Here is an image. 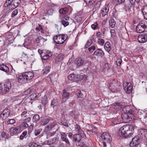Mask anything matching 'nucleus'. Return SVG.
Returning <instances> with one entry per match:
<instances>
[{
  "label": "nucleus",
  "mask_w": 147,
  "mask_h": 147,
  "mask_svg": "<svg viewBox=\"0 0 147 147\" xmlns=\"http://www.w3.org/2000/svg\"><path fill=\"white\" fill-rule=\"evenodd\" d=\"M134 128L131 125H126L119 129V135L123 138H125L127 136H131L132 132L134 131Z\"/></svg>",
  "instance_id": "nucleus-1"
},
{
  "label": "nucleus",
  "mask_w": 147,
  "mask_h": 147,
  "mask_svg": "<svg viewBox=\"0 0 147 147\" xmlns=\"http://www.w3.org/2000/svg\"><path fill=\"white\" fill-rule=\"evenodd\" d=\"M7 0L4 4L5 7L9 6L10 9H14L18 6L21 2L20 0Z\"/></svg>",
  "instance_id": "nucleus-2"
},
{
  "label": "nucleus",
  "mask_w": 147,
  "mask_h": 147,
  "mask_svg": "<svg viewBox=\"0 0 147 147\" xmlns=\"http://www.w3.org/2000/svg\"><path fill=\"white\" fill-rule=\"evenodd\" d=\"M68 37L67 34H59L54 36L53 40L57 44H61L63 43Z\"/></svg>",
  "instance_id": "nucleus-3"
},
{
  "label": "nucleus",
  "mask_w": 147,
  "mask_h": 147,
  "mask_svg": "<svg viewBox=\"0 0 147 147\" xmlns=\"http://www.w3.org/2000/svg\"><path fill=\"white\" fill-rule=\"evenodd\" d=\"M147 30V22L142 21L140 22L136 27V31L138 33H141Z\"/></svg>",
  "instance_id": "nucleus-4"
},
{
  "label": "nucleus",
  "mask_w": 147,
  "mask_h": 147,
  "mask_svg": "<svg viewBox=\"0 0 147 147\" xmlns=\"http://www.w3.org/2000/svg\"><path fill=\"white\" fill-rule=\"evenodd\" d=\"M121 118L123 122L125 123H129L134 119L133 114H129L127 113H123L121 115Z\"/></svg>",
  "instance_id": "nucleus-5"
},
{
  "label": "nucleus",
  "mask_w": 147,
  "mask_h": 147,
  "mask_svg": "<svg viewBox=\"0 0 147 147\" xmlns=\"http://www.w3.org/2000/svg\"><path fill=\"white\" fill-rule=\"evenodd\" d=\"M109 88L113 92H116L119 91L121 88V86L119 85L118 83L115 82H113L110 84Z\"/></svg>",
  "instance_id": "nucleus-6"
},
{
  "label": "nucleus",
  "mask_w": 147,
  "mask_h": 147,
  "mask_svg": "<svg viewBox=\"0 0 147 147\" xmlns=\"http://www.w3.org/2000/svg\"><path fill=\"white\" fill-rule=\"evenodd\" d=\"M100 137L103 141L110 143L111 141V137L110 135L107 132H104L102 133Z\"/></svg>",
  "instance_id": "nucleus-7"
},
{
  "label": "nucleus",
  "mask_w": 147,
  "mask_h": 147,
  "mask_svg": "<svg viewBox=\"0 0 147 147\" xmlns=\"http://www.w3.org/2000/svg\"><path fill=\"white\" fill-rule=\"evenodd\" d=\"M10 111L8 109H5L0 115V117L3 120H5L10 115Z\"/></svg>",
  "instance_id": "nucleus-8"
},
{
  "label": "nucleus",
  "mask_w": 147,
  "mask_h": 147,
  "mask_svg": "<svg viewBox=\"0 0 147 147\" xmlns=\"http://www.w3.org/2000/svg\"><path fill=\"white\" fill-rule=\"evenodd\" d=\"M23 73L24 76L25 78L27 81L32 80L34 76V73L32 71H28Z\"/></svg>",
  "instance_id": "nucleus-9"
},
{
  "label": "nucleus",
  "mask_w": 147,
  "mask_h": 147,
  "mask_svg": "<svg viewBox=\"0 0 147 147\" xmlns=\"http://www.w3.org/2000/svg\"><path fill=\"white\" fill-rule=\"evenodd\" d=\"M139 140L138 137H136L133 138L131 141L130 146L131 147H137L138 145Z\"/></svg>",
  "instance_id": "nucleus-10"
},
{
  "label": "nucleus",
  "mask_w": 147,
  "mask_h": 147,
  "mask_svg": "<svg viewBox=\"0 0 147 147\" xmlns=\"http://www.w3.org/2000/svg\"><path fill=\"white\" fill-rule=\"evenodd\" d=\"M21 129V127L20 126H17L14 128H10L9 130L11 134L16 135L18 134Z\"/></svg>",
  "instance_id": "nucleus-11"
},
{
  "label": "nucleus",
  "mask_w": 147,
  "mask_h": 147,
  "mask_svg": "<svg viewBox=\"0 0 147 147\" xmlns=\"http://www.w3.org/2000/svg\"><path fill=\"white\" fill-rule=\"evenodd\" d=\"M11 87V82L9 81H6L4 83L3 87L4 92H5L9 91Z\"/></svg>",
  "instance_id": "nucleus-12"
},
{
  "label": "nucleus",
  "mask_w": 147,
  "mask_h": 147,
  "mask_svg": "<svg viewBox=\"0 0 147 147\" xmlns=\"http://www.w3.org/2000/svg\"><path fill=\"white\" fill-rule=\"evenodd\" d=\"M87 62L86 60H84V59L81 57L76 59L75 60L76 64L78 66H81L84 64H85Z\"/></svg>",
  "instance_id": "nucleus-13"
},
{
  "label": "nucleus",
  "mask_w": 147,
  "mask_h": 147,
  "mask_svg": "<svg viewBox=\"0 0 147 147\" xmlns=\"http://www.w3.org/2000/svg\"><path fill=\"white\" fill-rule=\"evenodd\" d=\"M61 138L62 140L63 141L65 142L66 144L69 145H70V143L69 140L67 138V135L64 132H62L61 133Z\"/></svg>",
  "instance_id": "nucleus-14"
},
{
  "label": "nucleus",
  "mask_w": 147,
  "mask_h": 147,
  "mask_svg": "<svg viewBox=\"0 0 147 147\" xmlns=\"http://www.w3.org/2000/svg\"><path fill=\"white\" fill-rule=\"evenodd\" d=\"M57 124L55 122H52L49 124L45 128L47 131H49L57 126Z\"/></svg>",
  "instance_id": "nucleus-15"
},
{
  "label": "nucleus",
  "mask_w": 147,
  "mask_h": 147,
  "mask_svg": "<svg viewBox=\"0 0 147 147\" xmlns=\"http://www.w3.org/2000/svg\"><path fill=\"white\" fill-rule=\"evenodd\" d=\"M69 93L67 92L65 90H64L63 91V93L62 95V102H65L66 99L69 98Z\"/></svg>",
  "instance_id": "nucleus-16"
},
{
  "label": "nucleus",
  "mask_w": 147,
  "mask_h": 147,
  "mask_svg": "<svg viewBox=\"0 0 147 147\" xmlns=\"http://www.w3.org/2000/svg\"><path fill=\"white\" fill-rule=\"evenodd\" d=\"M139 135L141 137H147V130L146 129L141 128L139 130Z\"/></svg>",
  "instance_id": "nucleus-17"
},
{
  "label": "nucleus",
  "mask_w": 147,
  "mask_h": 147,
  "mask_svg": "<svg viewBox=\"0 0 147 147\" xmlns=\"http://www.w3.org/2000/svg\"><path fill=\"white\" fill-rule=\"evenodd\" d=\"M109 8L107 5H106L101 10V13L102 16H104L107 15L109 12Z\"/></svg>",
  "instance_id": "nucleus-18"
},
{
  "label": "nucleus",
  "mask_w": 147,
  "mask_h": 147,
  "mask_svg": "<svg viewBox=\"0 0 147 147\" xmlns=\"http://www.w3.org/2000/svg\"><path fill=\"white\" fill-rule=\"evenodd\" d=\"M123 107L122 103L116 102L114 105V109L115 111H118L121 109Z\"/></svg>",
  "instance_id": "nucleus-19"
},
{
  "label": "nucleus",
  "mask_w": 147,
  "mask_h": 147,
  "mask_svg": "<svg viewBox=\"0 0 147 147\" xmlns=\"http://www.w3.org/2000/svg\"><path fill=\"white\" fill-rule=\"evenodd\" d=\"M133 86L131 85V83L129 84V83L127 85V86L124 87V90L126 93L129 94L132 92L133 90Z\"/></svg>",
  "instance_id": "nucleus-20"
},
{
  "label": "nucleus",
  "mask_w": 147,
  "mask_h": 147,
  "mask_svg": "<svg viewBox=\"0 0 147 147\" xmlns=\"http://www.w3.org/2000/svg\"><path fill=\"white\" fill-rule=\"evenodd\" d=\"M104 54L103 51L100 49H97L93 53L94 55L97 56L102 57L104 55Z\"/></svg>",
  "instance_id": "nucleus-21"
},
{
  "label": "nucleus",
  "mask_w": 147,
  "mask_h": 147,
  "mask_svg": "<svg viewBox=\"0 0 147 147\" xmlns=\"http://www.w3.org/2000/svg\"><path fill=\"white\" fill-rule=\"evenodd\" d=\"M123 113H127L129 114H133L132 111L131 110L130 107L127 105L125 106L124 107L123 109Z\"/></svg>",
  "instance_id": "nucleus-22"
},
{
  "label": "nucleus",
  "mask_w": 147,
  "mask_h": 147,
  "mask_svg": "<svg viewBox=\"0 0 147 147\" xmlns=\"http://www.w3.org/2000/svg\"><path fill=\"white\" fill-rule=\"evenodd\" d=\"M18 81L21 84H23L27 82L26 78L24 76V73H22L21 75L19 76L18 77Z\"/></svg>",
  "instance_id": "nucleus-23"
},
{
  "label": "nucleus",
  "mask_w": 147,
  "mask_h": 147,
  "mask_svg": "<svg viewBox=\"0 0 147 147\" xmlns=\"http://www.w3.org/2000/svg\"><path fill=\"white\" fill-rule=\"evenodd\" d=\"M21 58V59L20 60L21 61H23L24 64H26V63L28 62V57L27 53L25 52H23Z\"/></svg>",
  "instance_id": "nucleus-24"
},
{
  "label": "nucleus",
  "mask_w": 147,
  "mask_h": 147,
  "mask_svg": "<svg viewBox=\"0 0 147 147\" xmlns=\"http://www.w3.org/2000/svg\"><path fill=\"white\" fill-rule=\"evenodd\" d=\"M52 53L51 52L44 53L42 55H41V57L42 59L46 60L49 59L52 56Z\"/></svg>",
  "instance_id": "nucleus-25"
},
{
  "label": "nucleus",
  "mask_w": 147,
  "mask_h": 147,
  "mask_svg": "<svg viewBox=\"0 0 147 147\" xmlns=\"http://www.w3.org/2000/svg\"><path fill=\"white\" fill-rule=\"evenodd\" d=\"M50 121V119L48 118H43L40 121V125L44 126L49 123Z\"/></svg>",
  "instance_id": "nucleus-26"
},
{
  "label": "nucleus",
  "mask_w": 147,
  "mask_h": 147,
  "mask_svg": "<svg viewBox=\"0 0 147 147\" xmlns=\"http://www.w3.org/2000/svg\"><path fill=\"white\" fill-rule=\"evenodd\" d=\"M104 48L107 51L109 52L111 49L110 43L109 42H106L105 44Z\"/></svg>",
  "instance_id": "nucleus-27"
},
{
  "label": "nucleus",
  "mask_w": 147,
  "mask_h": 147,
  "mask_svg": "<svg viewBox=\"0 0 147 147\" xmlns=\"http://www.w3.org/2000/svg\"><path fill=\"white\" fill-rule=\"evenodd\" d=\"M68 11V8L67 7H65L60 9L59 10V12L60 14L64 15L67 13Z\"/></svg>",
  "instance_id": "nucleus-28"
},
{
  "label": "nucleus",
  "mask_w": 147,
  "mask_h": 147,
  "mask_svg": "<svg viewBox=\"0 0 147 147\" xmlns=\"http://www.w3.org/2000/svg\"><path fill=\"white\" fill-rule=\"evenodd\" d=\"M142 11L144 16V18L147 20V5L143 7L142 9Z\"/></svg>",
  "instance_id": "nucleus-29"
},
{
  "label": "nucleus",
  "mask_w": 147,
  "mask_h": 147,
  "mask_svg": "<svg viewBox=\"0 0 147 147\" xmlns=\"http://www.w3.org/2000/svg\"><path fill=\"white\" fill-rule=\"evenodd\" d=\"M0 69L7 73L9 71L8 67L3 64L0 65Z\"/></svg>",
  "instance_id": "nucleus-30"
},
{
  "label": "nucleus",
  "mask_w": 147,
  "mask_h": 147,
  "mask_svg": "<svg viewBox=\"0 0 147 147\" xmlns=\"http://www.w3.org/2000/svg\"><path fill=\"white\" fill-rule=\"evenodd\" d=\"M81 136L80 134H76L74 136V140L76 142L81 140Z\"/></svg>",
  "instance_id": "nucleus-31"
},
{
  "label": "nucleus",
  "mask_w": 147,
  "mask_h": 147,
  "mask_svg": "<svg viewBox=\"0 0 147 147\" xmlns=\"http://www.w3.org/2000/svg\"><path fill=\"white\" fill-rule=\"evenodd\" d=\"M129 1L131 5L134 6L136 4L140 5V0H129Z\"/></svg>",
  "instance_id": "nucleus-32"
},
{
  "label": "nucleus",
  "mask_w": 147,
  "mask_h": 147,
  "mask_svg": "<svg viewBox=\"0 0 147 147\" xmlns=\"http://www.w3.org/2000/svg\"><path fill=\"white\" fill-rule=\"evenodd\" d=\"M75 129L78 134H82L83 131L80 128V126L78 124H76L75 126Z\"/></svg>",
  "instance_id": "nucleus-33"
},
{
  "label": "nucleus",
  "mask_w": 147,
  "mask_h": 147,
  "mask_svg": "<svg viewBox=\"0 0 147 147\" xmlns=\"http://www.w3.org/2000/svg\"><path fill=\"white\" fill-rule=\"evenodd\" d=\"M38 98V96L36 93L32 94L29 97V98L31 100H37Z\"/></svg>",
  "instance_id": "nucleus-34"
},
{
  "label": "nucleus",
  "mask_w": 147,
  "mask_h": 147,
  "mask_svg": "<svg viewBox=\"0 0 147 147\" xmlns=\"http://www.w3.org/2000/svg\"><path fill=\"white\" fill-rule=\"evenodd\" d=\"M68 78L69 80L76 81V76L74 74H69L68 76Z\"/></svg>",
  "instance_id": "nucleus-35"
},
{
  "label": "nucleus",
  "mask_w": 147,
  "mask_h": 147,
  "mask_svg": "<svg viewBox=\"0 0 147 147\" xmlns=\"http://www.w3.org/2000/svg\"><path fill=\"white\" fill-rule=\"evenodd\" d=\"M96 0H84L86 4L88 6H91Z\"/></svg>",
  "instance_id": "nucleus-36"
},
{
  "label": "nucleus",
  "mask_w": 147,
  "mask_h": 147,
  "mask_svg": "<svg viewBox=\"0 0 147 147\" xmlns=\"http://www.w3.org/2000/svg\"><path fill=\"white\" fill-rule=\"evenodd\" d=\"M39 115L38 114L35 115L33 117V121L34 122H36L39 120Z\"/></svg>",
  "instance_id": "nucleus-37"
},
{
  "label": "nucleus",
  "mask_w": 147,
  "mask_h": 147,
  "mask_svg": "<svg viewBox=\"0 0 147 147\" xmlns=\"http://www.w3.org/2000/svg\"><path fill=\"white\" fill-rule=\"evenodd\" d=\"M109 24L110 26L112 28H114L115 26L116 23L114 19H111L109 21Z\"/></svg>",
  "instance_id": "nucleus-38"
},
{
  "label": "nucleus",
  "mask_w": 147,
  "mask_h": 147,
  "mask_svg": "<svg viewBox=\"0 0 147 147\" xmlns=\"http://www.w3.org/2000/svg\"><path fill=\"white\" fill-rule=\"evenodd\" d=\"M137 39L139 42L141 43L145 42L144 38H143V34H140L138 36Z\"/></svg>",
  "instance_id": "nucleus-39"
},
{
  "label": "nucleus",
  "mask_w": 147,
  "mask_h": 147,
  "mask_svg": "<svg viewBox=\"0 0 147 147\" xmlns=\"http://www.w3.org/2000/svg\"><path fill=\"white\" fill-rule=\"evenodd\" d=\"M78 145L81 147L83 146L85 144V141L83 140H81L77 142Z\"/></svg>",
  "instance_id": "nucleus-40"
},
{
  "label": "nucleus",
  "mask_w": 147,
  "mask_h": 147,
  "mask_svg": "<svg viewBox=\"0 0 147 147\" xmlns=\"http://www.w3.org/2000/svg\"><path fill=\"white\" fill-rule=\"evenodd\" d=\"M77 96L78 98L81 99L83 98L84 96L83 94L80 90H78V91Z\"/></svg>",
  "instance_id": "nucleus-41"
},
{
  "label": "nucleus",
  "mask_w": 147,
  "mask_h": 147,
  "mask_svg": "<svg viewBox=\"0 0 147 147\" xmlns=\"http://www.w3.org/2000/svg\"><path fill=\"white\" fill-rule=\"evenodd\" d=\"M1 136L2 140H6V139H8V138L7 136V135L5 133L2 132L1 134Z\"/></svg>",
  "instance_id": "nucleus-42"
},
{
  "label": "nucleus",
  "mask_w": 147,
  "mask_h": 147,
  "mask_svg": "<svg viewBox=\"0 0 147 147\" xmlns=\"http://www.w3.org/2000/svg\"><path fill=\"white\" fill-rule=\"evenodd\" d=\"M18 10L17 9H15L12 12L11 14L12 18H14L18 14Z\"/></svg>",
  "instance_id": "nucleus-43"
},
{
  "label": "nucleus",
  "mask_w": 147,
  "mask_h": 147,
  "mask_svg": "<svg viewBox=\"0 0 147 147\" xmlns=\"http://www.w3.org/2000/svg\"><path fill=\"white\" fill-rule=\"evenodd\" d=\"M27 132L26 131H24L23 132L22 134L20 136V139L21 140H23L24 137L26 135Z\"/></svg>",
  "instance_id": "nucleus-44"
},
{
  "label": "nucleus",
  "mask_w": 147,
  "mask_h": 147,
  "mask_svg": "<svg viewBox=\"0 0 147 147\" xmlns=\"http://www.w3.org/2000/svg\"><path fill=\"white\" fill-rule=\"evenodd\" d=\"M61 24H62L64 27H65L69 24V23L67 21H66L64 20H62L61 22Z\"/></svg>",
  "instance_id": "nucleus-45"
},
{
  "label": "nucleus",
  "mask_w": 147,
  "mask_h": 147,
  "mask_svg": "<svg viewBox=\"0 0 147 147\" xmlns=\"http://www.w3.org/2000/svg\"><path fill=\"white\" fill-rule=\"evenodd\" d=\"M83 78V76L82 75L78 74L76 75V81H79L82 80Z\"/></svg>",
  "instance_id": "nucleus-46"
},
{
  "label": "nucleus",
  "mask_w": 147,
  "mask_h": 147,
  "mask_svg": "<svg viewBox=\"0 0 147 147\" xmlns=\"http://www.w3.org/2000/svg\"><path fill=\"white\" fill-rule=\"evenodd\" d=\"M69 114L71 116L74 118L77 115L76 112L75 111H74L70 112L69 113Z\"/></svg>",
  "instance_id": "nucleus-47"
},
{
  "label": "nucleus",
  "mask_w": 147,
  "mask_h": 147,
  "mask_svg": "<svg viewBox=\"0 0 147 147\" xmlns=\"http://www.w3.org/2000/svg\"><path fill=\"white\" fill-rule=\"evenodd\" d=\"M47 99V97H46L43 98L42 100V104L45 106L46 105L48 102Z\"/></svg>",
  "instance_id": "nucleus-48"
},
{
  "label": "nucleus",
  "mask_w": 147,
  "mask_h": 147,
  "mask_svg": "<svg viewBox=\"0 0 147 147\" xmlns=\"http://www.w3.org/2000/svg\"><path fill=\"white\" fill-rule=\"evenodd\" d=\"M120 123V122L117 119H114L112 121V125H114L115 124H119Z\"/></svg>",
  "instance_id": "nucleus-49"
},
{
  "label": "nucleus",
  "mask_w": 147,
  "mask_h": 147,
  "mask_svg": "<svg viewBox=\"0 0 147 147\" xmlns=\"http://www.w3.org/2000/svg\"><path fill=\"white\" fill-rule=\"evenodd\" d=\"M32 91V90L31 88H29L24 92V94L25 95H28Z\"/></svg>",
  "instance_id": "nucleus-50"
},
{
  "label": "nucleus",
  "mask_w": 147,
  "mask_h": 147,
  "mask_svg": "<svg viewBox=\"0 0 147 147\" xmlns=\"http://www.w3.org/2000/svg\"><path fill=\"white\" fill-rule=\"evenodd\" d=\"M98 27V24L97 22L94 23V24L91 25L92 28L94 30L96 29Z\"/></svg>",
  "instance_id": "nucleus-51"
},
{
  "label": "nucleus",
  "mask_w": 147,
  "mask_h": 147,
  "mask_svg": "<svg viewBox=\"0 0 147 147\" xmlns=\"http://www.w3.org/2000/svg\"><path fill=\"white\" fill-rule=\"evenodd\" d=\"M16 122L15 120L13 119H10L7 121V123L8 124H12Z\"/></svg>",
  "instance_id": "nucleus-52"
},
{
  "label": "nucleus",
  "mask_w": 147,
  "mask_h": 147,
  "mask_svg": "<svg viewBox=\"0 0 147 147\" xmlns=\"http://www.w3.org/2000/svg\"><path fill=\"white\" fill-rule=\"evenodd\" d=\"M7 36H7V39L9 41H11L13 39V37L12 35H8L7 34L6 35Z\"/></svg>",
  "instance_id": "nucleus-53"
},
{
  "label": "nucleus",
  "mask_w": 147,
  "mask_h": 147,
  "mask_svg": "<svg viewBox=\"0 0 147 147\" xmlns=\"http://www.w3.org/2000/svg\"><path fill=\"white\" fill-rule=\"evenodd\" d=\"M122 62V61L121 59H118L116 61V63L117 66H120L121 63Z\"/></svg>",
  "instance_id": "nucleus-54"
},
{
  "label": "nucleus",
  "mask_w": 147,
  "mask_h": 147,
  "mask_svg": "<svg viewBox=\"0 0 147 147\" xmlns=\"http://www.w3.org/2000/svg\"><path fill=\"white\" fill-rule=\"evenodd\" d=\"M29 147H36L37 146L35 142H32L29 144Z\"/></svg>",
  "instance_id": "nucleus-55"
},
{
  "label": "nucleus",
  "mask_w": 147,
  "mask_h": 147,
  "mask_svg": "<svg viewBox=\"0 0 147 147\" xmlns=\"http://www.w3.org/2000/svg\"><path fill=\"white\" fill-rule=\"evenodd\" d=\"M50 67H46L45 69L43 70V73L47 74L49 71Z\"/></svg>",
  "instance_id": "nucleus-56"
},
{
  "label": "nucleus",
  "mask_w": 147,
  "mask_h": 147,
  "mask_svg": "<svg viewBox=\"0 0 147 147\" xmlns=\"http://www.w3.org/2000/svg\"><path fill=\"white\" fill-rule=\"evenodd\" d=\"M39 26L38 27H36V31H40L41 29H42V26L41 25L38 24Z\"/></svg>",
  "instance_id": "nucleus-57"
},
{
  "label": "nucleus",
  "mask_w": 147,
  "mask_h": 147,
  "mask_svg": "<svg viewBox=\"0 0 147 147\" xmlns=\"http://www.w3.org/2000/svg\"><path fill=\"white\" fill-rule=\"evenodd\" d=\"M44 38L41 37H40V43H39V45H44Z\"/></svg>",
  "instance_id": "nucleus-58"
},
{
  "label": "nucleus",
  "mask_w": 147,
  "mask_h": 147,
  "mask_svg": "<svg viewBox=\"0 0 147 147\" xmlns=\"http://www.w3.org/2000/svg\"><path fill=\"white\" fill-rule=\"evenodd\" d=\"M98 42L101 45H103L104 43V40L102 38L98 39Z\"/></svg>",
  "instance_id": "nucleus-59"
},
{
  "label": "nucleus",
  "mask_w": 147,
  "mask_h": 147,
  "mask_svg": "<svg viewBox=\"0 0 147 147\" xmlns=\"http://www.w3.org/2000/svg\"><path fill=\"white\" fill-rule=\"evenodd\" d=\"M143 38H144L145 42L147 41V34H143Z\"/></svg>",
  "instance_id": "nucleus-60"
},
{
  "label": "nucleus",
  "mask_w": 147,
  "mask_h": 147,
  "mask_svg": "<svg viewBox=\"0 0 147 147\" xmlns=\"http://www.w3.org/2000/svg\"><path fill=\"white\" fill-rule=\"evenodd\" d=\"M55 131H54L53 132L47 135V137L48 138H50L51 136L55 135Z\"/></svg>",
  "instance_id": "nucleus-61"
},
{
  "label": "nucleus",
  "mask_w": 147,
  "mask_h": 147,
  "mask_svg": "<svg viewBox=\"0 0 147 147\" xmlns=\"http://www.w3.org/2000/svg\"><path fill=\"white\" fill-rule=\"evenodd\" d=\"M22 125L23 127L26 128L28 127L29 126V125L27 123L25 122L22 123Z\"/></svg>",
  "instance_id": "nucleus-62"
},
{
  "label": "nucleus",
  "mask_w": 147,
  "mask_h": 147,
  "mask_svg": "<svg viewBox=\"0 0 147 147\" xmlns=\"http://www.w3.org/2000/svg\"><path fill=\"white\" fill-rule=\"evenodd\" d=\"M57 138H54L52 139L51 140V142L52 144H55L57 143Z\"/></svg>",
  "instance_id": "nucleus-63"
},
{
  "label": "nucleus",
  "mask_w": 147,
  "mask_h": 147,
  "mask_svg": "<svg viewBox=\"0 0 147 147\" xmlns=\"http://www.w3.org/2000/svg\"><path fill=\"white\" fill-rule=\"evenodd\" d=\"M44 144L47 145H50L52 144L51 140H49L45 141L44 142Z\"/></svg>",
  "instance_id": "nucleus-64"
}]
</instances>
